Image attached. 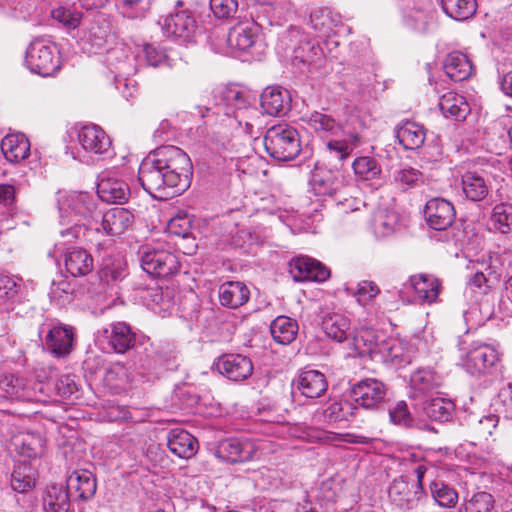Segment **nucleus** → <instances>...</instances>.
<instances>
[{
  "mask_svg": "<svg viewBox=\"0 0 512 512\" xmlns=\"http://www.w3.org/2000/svg\"><path fill=\"white\" fill-rule=\"evenodd\" d=\"M424 214L428 226L438 231L449 228L453 224L456 215L453 204L439 197L427 201Z\"/></svg>",
  "mask_w": 512,
  "mask_h": 512,
  "instance_id": "2eb2a0df",
  "label": "nucleus"
},
{
  "mask_svg": "<svg viewBox=\"0 0 512 512\" xmlns=\"http://www.w3.org/2000/svg\"><path fill=\"white\" fill-rule=\"evenodd\" d=\"M59 211L67 217L91 220V227L97 224L101 211L97 208L94 196L86 192H72L59 201Z\"/></svg>",
  "mask_w": 512,
  "mask_h": 512,
  "instance_id": "6e6552de",
  "label": "nucleus"
},
{
  "mask_svg": "<svg viewBox=\"0 0 512 512\" xmlns=\"http://www.w3.org/2000/svg\"><path fill=\"white\" fill-rule=\"evenodd\" d=\"M128 275L127 263L119 255L108 254L103 257L99 269V277L102 281L114 283L122 281Z\"/></svg>",
  "mask_w": 512,
  "mask_h": 512,
  "instance_id": "f704fd0d",
  "label": "nucleus"
},
{
  "mask_svg": "<svg viewBox=\"0 0 512 512\" xmlns=\"http://www.w3.org/2000/svg\"><path fill=\"white\" fill-rule=\"evenodd\" d=\"M491 223L494 231L507 234L512 230V204H497L491 214Z\"/></svg>",
  "mask_w": 512,
  "mask_h": 512,
  "instance_id": "09e8293b",
  "label": "nucleus"
},
{
  "mask_svg": "<svg viewBox=\"0 0 512 512\" xmlns=\"http://www.w3.org/2000/svg\"><path fill=\"white\" fill-rule=\"evenodd\" d=\"M290 94L280 87H267L261 94V107L270 116H281L289 109Z\"/></svg>",
  "mask_w": 512,
  "mask_h": 512,
  "instance_id": "a878e982",
  "label": "nucleus"
},
{
  "mask_svg": "<svg viewBox=\"0 0 512 512\" xmlns=\"http://www.w3.org/2000/svg\"><path fill=\"white\" fill-rule=\"evenodd\" d=\"M78 142L81 147L92 154H104L110 146L111 141L106 132L97 125H85L78 132Z\"/></svg>",
  "mask_w": 512,
  "mask_h": 512,
  "instance_id": "412c9836",
  "label": "nucleus"
},
{
  "mask_svg": "<svg viewBox=\"0 0 512 512\" xmlns=\"http://www.w3.org/2000/svg\"><path fill=\"white\" fill-rule=\"evenodd\" d=\"M439 108L446 118L463 121L470 113V106L463 95L455 92L445 93L439 101Z\"/></svg>",
  "mask_w": 512,
  "mask_h": 512,
  "instance_id": "7c9ffc66",
  "label": "nucleus"
},
{
  "mask_svg": "<svg viewBox=\"0 0 512 512\" xmlns=\"http://www.w3.org/2000/svg\"><path fill=\"white\" fill-rule=\"evenodd\" d=\"M46 512H67L69 509V492L62 487L53 485L49 487L43 498Z\"/></svg>",
  "mask_w": 512,
  "mask_h": 512,
  "instance_id": "de8ad7c7",
  "label": "nucleus"
},
{
  "mask_svg": "<svg viewBox=\"0 0 512 512\" xmlns=\"http://www.w3.org/2000/svg\"><path fill=\"white\" fill-rule=\"evenodd\" d=\"M139 253L142 269L151 276L166 277L180 268L176 255L167 250L145 246Z\"/></svg>",
  "mask_w": 512,
  "mask_h": 512,
  "instance_id": "423d86ee",
  "label": "nucleus"
},
{
  "mask_svg": "<svg viewBox=\"0 0 512 512\" xmlns=\"http://www.w3.org/2000/svg\"><path fill=\"white\" fill-rule=\"evenodd\" d=\"M19 284L17 281L8 275L0 274V307L9 308V305L14 303L18 292Z\"/></svg>",
  "mask_w": 512,
  "mask_h": 512,
  "instance_id": "4d7b16f0",
  "label": "nucleus"
},
{
  "mask_svg": "<svg viewBox=\"0 0 512 512\" xmlns=\"http://www.w3.org/2000/svg\"><path fill=\"white\" fill-rule=\"evenodd\" d=\"M309 183L315 195L331 196L343 187V178L337 170L316 165Z\"/></svg>",
  "mask_w": 512,
  "mask_h": 512,
  "instance_id": "a211bd4d",
  "label": "nucleus"
},
{
  "mask_svg": "<svg viewBox=\"0 0 512 512\" xmlns=\"http://www.w3.org/2000/svg\"><path fill=\"white\" fill-rule=\"evenodd\" d=\"M150 6L151 0H116L118 12L128 19H140L145 17Z\"/></svg>",
  "mask_w": 512,
  "mask_h": 512,
  "instance_id": "8fccbe9b",
  "label": "nucleus"
},
{
  "mask_svg": "<svg viewBox=\"0 0 512 512\" xmlns=\"http://www.w3.org/2000/svg\"><path fill=\"white\" fill-rule=\"evenodd\" d=\"M322 58V51L318 46L307 42L294 50L293 65H303L307 68L315 65Z\"/></svg>",
  "mask_w": 512,
  "mask_h": 512,
  "instance_id": "603ef678",
  "label": "nucleus"
},
{
  "mask_svg": "<svg viewBox=\"0 0 512 512\" xmlns=\"http://www.w3.org/2000/svg\"><path fill=\"white\" fill-rule=\"evenodd\" d=\"M381 339L382 334H377L375 330L361 329L351 339L349 338V345L361 357L370 356L371 358H376Z\"/></svg>",
  "mask_w": 512,
  "mask_h": 512,
  "instance_id": "c756f323",
  "label": "nucleus"
},
{
  "mask_svg": "<svg viewBox=\"0 0 512 512\" xmlns=\"http://www.w3.org/2000/svg\"><path fill=\"white\" fill-rule=\"evenodd\" d=\"M34 480L21 468L15 469L11 475V487L18 493H24L32 488Z\"/></svg>",
  "mask_w": 512,
  "mask_h": 512,
  "instance_id": "338daca9",
  "label": "nucleus"
},
{
  "mask_svg": "<svg viewBox=\"0 0 512 512\" xmlns=\"http://www.w3.org/2000/svg\"><path fill=\"white\" fill-rule=\"evenodd\" d=\"M267 153L278 161H290L301 151V142L297 130L287 124L270 127L264 136Z\"/></svg>",
  "mask_w": 512,
  "mask_h": 512,
  "instance_id": "7ed1b4c3",
  "label": "nucleus"
},
{
  "mask_svg": "<svg viewBox=\"0 0 512 512\" xmlns=\"http://www.w3.org/2000/svg\"><path fill=\"white\" fill-rule=\"evenodd\" d=\"M134 221L133 212L126 208L117 207L109 209L105 213L101 212L97 224L90 228L92 233L90 241L100 249L107 248L112 244V240L99 241L98 236L100 234L110 237L120 236L132 228Z\"/></svg>",
  "mask_w": 512,
  "mask_h": 512,
  "instance_id": "20e7f679",
  "label": "nucleus"
},
{
  "mask_svg": "<svg viewBox=\"0 0 512 512\" xmlns=\"http://www.w3.org/2000/svg\"><path fill=\"white\" fill-rule=\"evenodd\" d=\"M380 293V289L376 283L372 281H361L357 285L354 296L361 304H366Z\"/></svg>",
  "mask_w": 512,
  "mask_h": 512,
  "instance_id": "0e129e2a",
  "label": "nucleus"
},
{
  "mask_svg": "<svg viewBox=\"0 0 512 512\" xmlns=\"http://www.w3.org/2000/svg\"><path fill=\"white\" fill-rule=\"evenodd\" d=\"M56 395L62 398H69L78 392V386L73 375H61L53 382Z\"/></svg>",
  "mask_w": 512,
  "mask_h": 512,
  "instance_id": "680f3d73",
  "label": "nucleus"
},
{
  "mask_svg": "<svg viewBox=\"0 0 512 512\" xmlns=\"http://www.w3.org/2000/svg\"><path fill=\"white\" fill-rule=\"evenodd\" d=\"M295 383L300 393L311 399L321 397L328 388V381L324 373L314 369L300 371Z\"/></svg>",
  "mask_w": 512,
  "mask_h": 512,
  "instance_id": "4be33fe9",
  "label": "nucleus"
},
{
  "mask_svg": "<svg viewBox=\"0 0 512 512\" xmlns=\"http://www.w3.org/2000/svg\"><path fill=\"white\" fill-rule=\"evenodd\" d=\"M162 30L168 37L188 40L196 30V21L190 11H176L163 19Z\"/></svg>",
  "mask_w": 512,
  "mask_h": 512,
  "instance_id": "dca6fc26",
  "label": "nucleus"
},
{
  "mask_svg": "<svg viewBox=\"0 0 512 512\" xmlns=\"http://www.w3.org/2000/svg\"><path fill=\"white\" fill-rule=\"evenodd\" d=\"M46 332L44 339L45 349L56 357L70 354L74 342V332L69 326L46 322L39 328V335Z\"/></svg>",
  "mask_w": 512,
  "mask_h": 512,
  "instance_id": "1a4fd4ad",
  "label": "nucleus"
},
{
  "mask_svg": "<svg viewBox=\"0 0 512 512\" xmlns=\"http://www.w3.org/2000/svg\"><path fill=\"white\" fill-rule=\"evenodd\" d=\"M498 361L499 354L492 346L473 343L463 359V366L471 374H484L489 372Z\"/></svg>",
  "mask_w": 512,
  "mask_h": 512,
  "instance_id": "9b49d317",
  "label": "nucleus"
},
{
  "mask_svg": "<svg viewBox=\"0 0 512 512\" xmlns=\"http://www.w3.org/2000/svg\"><path fill=\"white\" fill-rule=\"evenodd\" d=\"M423 409L430 419L445 422L452 418L455 405L448 398L434 397L424 403Z\"/></svg>",
  "mask_w": 512,
  "mask_h": 512,
  "instance_id": "79ce46f5",
  "label": "nucleus"
},
{
  "mask_svg": "<svg viewBox=\"0 0 512 512\" xmlns=\"http://www.w3.org/2000/svg\"><path fill=\"white\" fill-rule=\"evenodd\" d=\"M340 22V17L328 8H317L309 17L311 27L323 36H328Z\"/></svg>",
  "mask_w": 512,
  "mask_h": 512,
  "instance_id": "37998d69",
  "label": "nucleus"
},
{
  "mask_svg": "<svg viewBox=\"0 0 512 512\" xmlns=\"http://www.w3.org/2000/svg\"><path fill=\"white\" fill-rule=\"evenodd\" d=\"M97 195L108 204H123L130 197V188L125 181L105 175L97 183Z\"/></svg>",
  "mask_w": 512,
  "mask_h": 512,
  "instance_id": "6ab92c4d",
  "label": "nucleus"
},
{
  "mask_svg": "<svg viewBox=\"0 0 512 512\" xmlns=\"http://www.w3.org/2000/svg\"><path fill=\"white\" fill-rule=\"evenodd\" d=\"M290 273L295 281L323 282L330 276L329 269L309 257H298L290 262Z\"/></svg>",
  "mask_w": 512,
  "mask_h": 512,
  "instance_id": "f3484780",
  "label": "nucleus"
},
{
  "mask_svg": "<svg viewBox=\"0 0 512 512\" xmlns=\"http://www.w3.org/2000/svg\"><path fill=\"white\" fill-rule=\"evenodd\" d=\"M401 220V216L395 210L380 209L374 216V231L378 236H389L401 226Z\"/></svg>",
  "mask_w": 512,
  "mask_h": 512,
  "instance_id": "a19ab883",
  "label": "nucleus"
},
{
  "mask_svg": "<svg viewBox=\"0 0 512 512\" xmlns=\"http://www.w3.org/2000/svg\"><path fill=\"white\" fill-rule=\"evenodd\" d=\"M386 386L374 378H367L354 384L351 388V396L356 404L370 409L380 404L386 396Z\"/></svg>",
  "mask_w": 512,
  "mask_h": 512,
  "instance_id": "ddd939ff",
  "label": "nucleus"
},
{
  "mask_svg": "<svg viewBox=\"0 0 512 512\" xmlns=\"http://www.w3.org/2000/svg\"><path fill=\"white\" fill-rule=\"evenodd\" d=\"M210 8L217 18H230L238 9L237 0H210Z\"/></svg>",
  "mask_w": 512,
  "mask_h": 512,
  "instance_id": "e2e57ef3",
  "label": "nucleus"
},
{
  "mask_svg": "<svg viewBox=\"0 0 512 512\" xmlns=\"http://www.w3.org/2000/svg\"><path fill=\"white\" fill-rule=\"evenodd\" d=\"M1 150L11 163H18L30 155V142L23 133L6 135L1 141Z\"/></svg>",
  "mask_w": 512,
  "mask_h": 512,
  "instance_id": "bb28decb",
  "label": "nucleus"
},
{
  "mask_svg": "<svg viewBox=\"0 0 512 512\" xmlns=\"http://www.w3.org/2000/svg\"><path fill=\"white\" fill-rule=\"evenodd\" d=\"M497 418L494 415L483 417L478 421L476 425L473 427V433L476 438L479 440H486L489 436L493 434V431L497 427Z\"/></svg>",
  "mask_w": 512,
  "mask_h": 512,
  "instance_id": "69168bd1",
  "label": "nucleus"
},
{
  "mask_svg": "<svg viewBox=\"0 0 512 512\" xmlns=\"http://www.w3.org/2000/svg\"><path fill=\"white\" fill-rule=\"evenodd\" d=\"M359 408L352 402L343 400L332 402L323 411L324 420L331 422L349 421L357 416Z\"/></svg>",
  "mask_w": 512,
  "mask_h": 512,
  "instance_id": "a18cd8bd",
  "label": "nucleus"
},
{
  "mask_svg": "<svg viewBox=\"0 0 512 512\" xmlns=\"http://www.w3.org/2000/svg\"><path fill=\"white\" fill-rule=\"evenodd\" d=\"M410 283L418 299L424 303H434L437 301L440 282L430 274H418L410 277Z\"/></svg>",
  "mask_w": 512,
  "mask_h": 512,
  "instance_id": "473e14b6",
  "label": "nucleus"
},
{
  "mask_svg": "<svg viewBox=\"0 0 512 512\" xmlns=\"http://www.w3.org/2000/svg\"><path fill=\"white\" fill-rule=\"evenodd\" d=\"M394 181L401 189L407 190L422 184L424 177L420 170L412 167H404L396 172Z\"/></svg>",
  "mask_w": 512,
  "mask_h": 512,
  "instance_id": "13d9d810",
  "label": "nucleus"
},
{
  "mask_svg": "<svg viewBox=\"0 0 512 512\" xmlns=\"http://www.w3.org/2000/svg\"><path fill=\"white\" fill-rule=\"evenodd\" d=\"M192 162L182 149L167 145L156 148L141 162L138 179L155 199H168L184 192L191 184Z\"/></svg>",
  "mask_w": 512,
  "mask_h": 512,
  "instance_id": "f257e3e1",
  "label": "nucleus"
},
{
  "mask_svg": "<svg viewBox=\"0 0 512 512\" xmlns=\"http://www.w3.org/2000/svg\"><path fill=\"white\" fill-rule=\"evenodd\" d=\"M355 174L362 180H371L381 173V166L369 156L358 157L352 163Z\"/></svg>",
  "mask_w": 512,
  "mask_h": 512,
  "instance_id": "864d4df0",
  "label": "nucleus"
},
{
  "mask_svg": "<svg viewBox=\"0 0 512 512\" xmlns=\"http://www.w3.org/2000/svg\"><path fill=\"white\" fill-rule=\"evenodd\" d=\"M443 11L452 19L464 21L474 15L476 0H441Z\"/></svg>",
  "mask_w": 512,
  "mask_h": 512,
  "instance_id": "c03bdc74",
  "label": "nucleus"
},
{
  "mask_svg": "<svg viewBox=\"0 0 512 512\" xmlns=\"http://www.w3.org/2000/svg\"><path fill=\"white\" fill-rule=\"evenodd\" d=\"M143 53L148 65L152 67L170 65L166 51L154 44H145L143 46Z\"/></svg>",
  "mask_w": 512,
  "mask_h": 512,
  "instance_id": "052dcab7",
  "label": "nucleus"
},
{
  "mask_svg": "<svg viewBox=\"0 0 512 512\" xmlns=\"http://www.w3.org/2000/svg\"><path fill=\"white\" fill-rule=\"evenodd\" d=\"M255 451L253 445L248 441L238 438L222 440L216 450L218 458L228 463H240L253 458Z\"/></svg>",
  "mask_w": 512,
  "mask_h": 512,
  "instance_id": "aec40b11",
  "label": "nucleus"
},
{
  "mask_svg": "<svg viewBox=\"0 0 512 512\" xmlns=\"http://www.w3.org/2000/svg\"><path fill=\"white\" fill-rule=\"evenodd\" d=\"M65 267L73 277L84 276L92 271L93 258L84 249H73L65 255Z\"/></svg>",
  "mask_w": 512,
  "mask_h": 512,
  "instance_id": "e433bc0d",
  "label": "nucleus"
},
{
  "mask_svg": "<svg viewBox=\"0 0 512 512\" xmlns=\"http://www.w3.org/2000/svg\"><path fill=\"white\" fill-rule=\"evenodd\" d=\"M270 330L277 343L288 345L295 340L299 327L296 320L287 316H278L272 321Z\"/></svg>",
  "mask_w": 512,
  "mask_h": 512,
  "instance_id": "58836bf2",
  "label": "nucleus"
},
{
  "mask_svg": "<svg viewBox=\"0 0 512 512\" xmlns=\"http://www.w3.org/2000/svg\"><path fill=\"white\" fill-rule=\"evenodd\" d=\"M433 499L441 507L452 508L457 504L458 493L443 481H433L430 484Z\"/></svg>",
  "mask_w": 512,
  "mask_h": 512,
  "instance_id": "3c124183",
  "label": "nucleus"
},
{
  "mask_svg": "<svg viewBox=\"0 0 512 512\" xmlns=\"http://www.w3.org/2000/svg\"><path fill=\"white\" fill-rule=\"evenodd\" d=\"M462 192L471 202L484 201L491 192L490 182L479 172L466 171L461 176Z\"/></svg>",
  "mask_w": 512,
  "mask_h": 512,
  "instance_id": "b1692460",
  "label": "nucleus"
},
{
  "mask_svg": "<svg viewBox=\"0 0 512 512\" xmlns=\"http://www.w3.org/2000/svg\"><path fill=\"white\" fill-rule=\"evenodd\" d=\"M388 495L393 504L405 510L417 508L421 500L425 498L423 487L419 483H411L404 476L392 481Z\"/></svg>",
  "mask_w": 512,
  "mask_h": 512,
  "instance_id": "9d476101",
  "label": "nucleus"
},
{
  "mask_svg": "<svg viewBox=\"0 0 512 512\" xmlns=\"http://www.w3.org/2000/svg\"><path fill=\"white\" fill-rule=\"evenodd\" d=\"M443 68L447 76L455 82L468 79L474 71L469 58L458 51H453L446 56Z\"/></svg>",
  "mask_w": 512,
  "mask_h": 512,
  "instance_id": "cd10ccee",
  "label": "nucleus"
},
{
  "mask_svg": "<svg viewBox=\"0 0 512 512\" xmlns=\"http://www.w3.org/2000/svg\"><path fill=\"white\" fill-rule=\"evenodd\" d=\"M213 106H197L198 114L206 119L205 123L213 128V133L228 138L233 131L242 128L251 137L255 120L259 118L258 111L249 106L243 93L235 87L218 86L212 91Z\"/></svg>",
  "mask_w": 512,
  "mask_h": 512,
  "instance_id": "f03ea898",
  "label": "nucleus"
},
{
  "mask_svg": "<svg viewBox=\"0 0 512 512\" xmlns=\"http://www.w3.org/2000/svg\"><path fill=\"white\" fill-rule=\"evenodd\" d=\"M218 372L231 381H243L253 373V364L250 358L242 354H224L215 362Z\"/></svg>",
  "mask_w": 512,
  "mask_h": 512,
  "instance_id": "f8f14e48",
  "label": "nucleus"
},
{
  "mask_svg": "<svg viewBox=\"0 0 512 512\" xmlns=\"http://www.w3.org/2000/svg\"><path fill=\"white\" fill-rule=\"evenodd\" d=\"M390 420L396 425L410 428L414 424V420L408 410V406L404 401H399L389 411Z\"/></svg>",
  "mask_w": 512,
  "mask_h": 512,
  "instance_id": "bf43d9fd",
  "label": "nucleus"
},
{
  "mask_svg": "<svg viewBox=\"0 0 512 512\" xmlns=\"http://www.w3.org/2000/svg\"><path fill=\"white\" fill-rule=\"evenodd\" d=\"M432 19V14L429 11L412 9L405 16L404 22L407 28L417 33L424 34L428 32Z\"/></svg>",
  "mask_w": 512,
  "mask_h": 512,
  "instance_id": "5fc2aeb1",
  "label": "nucleus"
},
{
  "mask_svg": "<svg viewBox=\"0 0 512 512\" xmlns=\"http://www.w3.org/2000/svg\"><path fill=\"white\" fill-rule=\"evenodd\" d=\"M167 445L169 450L180 458H191L197 449V440L182 429H172L168 433Z\"/></svg>",
  "mask_w": 512,
  "mask_h": 512,
  "instance_id": "c85d7f7f",
  "label": "nucleus"
},
{
  "mask_svg": "<svg viewBox=\"0 0 512 512\" xmlns=\"http://www.w3.org/2000/svg\"><path fill=\"white\" fill-rule=\"evenodd\" d=\"M218 298L223 307L237 309L248 302L250 290L241 281H227L219 286Z\"/></svg>",
  "mask_w": 512,
  "mask_h": 512,
  "instance_id": "393cba45",
  "label": "nucleus"
},
{
  "mask_svg": "<svg viewBox=\"0 0 512 512\" xmlns=\"http://www.w3.org/2000/svg\"><path fill=\"white\" fill-rule=\"evenodd\" d=\"M340 136L344 137L342 139L329 137L326 148L338 160L344 161L361 144V136L356 132L345 133L343 130Z\"/></svg>",
  "mask_w": 512,
  "mask_h": 512,
  "instance_id": "72a5a7b5",
  "label": "nucleus"
},
{
  "mask_svg": "<svg viewBox=\"0 0 512 512\" xmlns=\"http://www.w3.org/2000/svg\"><path fill=\"white\" fill-rule=\"evenodd\" d=\"M97 489L94 475L86 470H75L67 478V490L82 501L91 499Z\"/></svg>",
  "mask_w": 512,
  "mask_h": 512,
  "instance_id": "5701e85b",
  "label": "nucleus"
},
{
  "mask_svg": "<svg viewBox=\"0 0 512 512\" xmlns=\"http://www.w3.org/2000/svg\"><path fill=\"white\" fill-rule=\"evenodd\" d=\"M322 329L330 339L336 342L349 340L351 336L350 320L340 313H329L323 317Z\"/></svg>",
  "mask_w": 512,
  "mask_h": 512,
  "instance_id": "2f4dec72",
  "label": "nucleus"
},
{
  "mask_svg": "<svg viewBox=\"0 0 512 512\" xmlns=\"http://www.w3.org/2000/svg\"><path fill=\"white\" fill-rule=\"evenodd\" d=\"M376 357H379L383 362L400 364L405 360L404 347L399 340L386 338L382 334V339L380 341Z\"/></svg>",
  "mask_w": 512,
  "mask_h": 512,
  "instance_id": "49530a36",
  "label": "nucleus"
},
{
  "mask_svg": "<svg viewBox=\"0 0 512 512\" xmlns=\"http://www.w3.org/2000/svg\"><path fill=\"white\" fill-rule=\"evenodd\" d=\"M307 123L323 138L339 137L343 129L332 116L317 111L309 115Z\"/></svg>",
  "mask_w": 512,
  "mask_h": 512,
  "instance_id": "ea45409f",
  "label": "nucleus"
},
{
  "mask_svg": "<svg viewBox=\"0 0 512 512\" xmlns=\"http://www.w3.org/2000/svg\"><path fill=\"white\" fill-rule=\"evenodd\" d=\"M25 62L31 72L48 77L60 69L57 47L43 39H35L26 51Z\"/></svg>",
  "mask_w": 512,
  "mask_h": 512,
  "instance_id": "39448f33",
  "label": "nucleus"
},
{
  "mask_svg": "<svg viewBox=\"0 0 512 512\" xmlns=\"http://www.w3.org/2000/svg\"><path fill=\"white\" fill-rule=\"evenodd\" d=\"M464 508L465 512H494L495 500L490 493L479 491L466 499Z\"/></svg>",
  "mask_w": 512,
  "mask_h": 512,
  "instance_id": "6e6d98bb",
  "label": "nucleus"
},
{
  "mask_svg": "<svg viewBox=\"0 0 512 512\" xmlns=\"http://www.w3.org/2000/svg\"><path fill=\"white\" fill-rule=\"evenodd\" d=\"M396 138L405 149H418L424 144L426 130L416 122L406 121L396 129Z\"/></svg>",
  "mask_w": 512,
  "mask_h": 512,
  "instance_id": "c9c22d12",
  "label": "nucleus"
},
{
  "mask_svg": "<svg viewBox=\"0 0 512 512\" xmlns=\"http://www.w3.org/2000/svg\"><path fill=\"white\" fill-rule=\"evenodd\" d=\"M104 336L110 348L119 354L143 346L149 342V337L133 328L126 322H114L105 328Z\"/></svg>",
  "mask_w": 512,
  "mask_h": 512,
  "instance_id": "0eeeda50",
  "label": "nucleus"
},
{
  "mask_svg": "<svg viewBox=\"0 0 512 512\" xmlns=\"http://www.w3.org/2000/svg\"><path fill=\"white\" fill-rule=\"evenodd\" d=\"M441 384L440 377L431 370L421 369L414 372L410 379V386L413 390L412 397L425 396L437 389Z\"/></svg>",
  "mask_w": 512,
  "mask_h": 512,
  "instance_id": "4c0bfd02",
  "label": "nucleus"
},
{
  "mask_svg": "<svg viewBox=\"0 0 512 512\" xmlns=\"http://www.w3.org/2000/svg\"><path fill=\"white\" fill-rule=\"evenodd\" d=\"M261 25L254 19L239 21L230 28L227 43L231 49L245 52L252 48L259 37Z\"/></svg>",
  "mask_w": 512,
  "mask_h": 512,
  "instance_id": "4468645a",
  "label": "nucleus"
},
{
  "mask_svg": "<svg viewBox=\"0 0 512 512\" xmlns=\"http://www.w3.org/2000/svg\"><path fill=\"white\" fill-rule=\"evenodd\" d=\"M55 20L68 28H76L80 24L81 15L78 12H72L69 9L60 7L52 11Z\"/></svg>",
  "mask_w": 512,
  "mask_h": 512,
  "instance_id": "774afa93",
  "label": "nucleus"
}]
</instances>
